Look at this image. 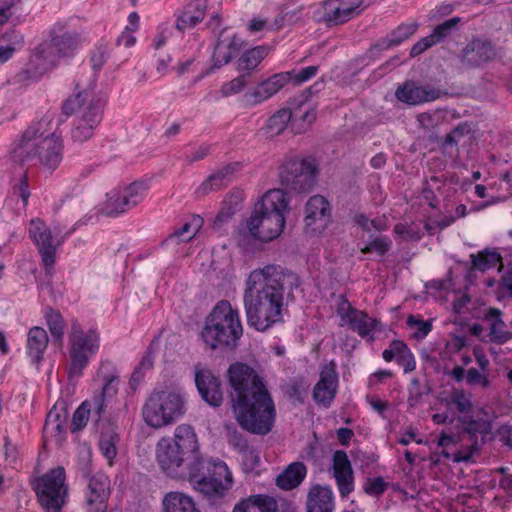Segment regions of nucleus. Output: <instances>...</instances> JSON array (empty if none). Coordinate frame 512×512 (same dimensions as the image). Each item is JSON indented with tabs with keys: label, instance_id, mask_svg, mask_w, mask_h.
Wrapping results in <instances>:
<instances>
[{
	"label": "nucleus",
	"instance_id": "31",
	"mask_svg": "<svg viewBox=\"0 0 512 512\" xmlns=\"http://www.w3.org/2000/svg\"><path fill=\"white\" fill-rule=\"evenodd\" d=\"M48 334L45 329L35 326L27 335V354L32 362L38 364L48 344Z\"/></svg>",
	"mask_w": 512,
	"mask_h": 512
},
{
	"label": "nucleus",
	"instance_id": "3",
	"mask_svg": "<svg viewBox=\"0 0 512 512\" xmlns=\"http://www.w3.org/2000/svg\"><path fill=\"white\" fill-rule=\"evenodd\" d=\"M227 375L232 406L240 426L256 435L270 433L276 410L263 380L252 367L242 362L231 364Z\"/></svg>",
	"mask_w": 512,
	"mask_h": 512
},
{
	"label": "nucleus",
	"instance_id": "5",
	"mask_svg": "<svg viewBox=\"0 0 512 512\" xmlns=\"http://www.w3.org/2000/svg\"><path fill=\"white\" fill-rule=\"evenodd\" d=\"M52 119L45 116L30 125L20 139L12 144L10 157L21 165L39 162L54 170L62 161L61 139L51 132Z\"/></svg>",
	"mask_w": 512,
	"mask_h": 512
},
{
	"label": "nucleus",
	"instance_id": "57",
	"mask_svg": "<svg viewBox=\"0 0 512 512\" xmlns=\"http://www.w3.org/2000/svg\"><path fill=\"white\" fill-rule=\"evenodd\" d=\"M363 489L370 496H380L386 491L387 484L382 477L368 478Z\"/></svg>",
	"mask_w": 512,
	"mask_h": 512
},
{
	"label": "nucleus",
	"instance_id": "49",
	"mask_svg": "<svg viewBox=\"0 0 512 512\" xmlns=\"http://www.w3.org/2000/svg\"><path fill=\"white\" fill-rule=\"evenodd\" d=\"M406 323L411 329H415L412 337L417 340L424 339L432 329L430 321H424L414 315H409Z\"/></svg>",
	"mask_w": 512,
	"mask_h": 512
},
{
	"label": "nucleus",
	"instance_id": "19",
	"mask_svg": "<svg viewBox=\"0 0 512 512\" xmlns=\"http://www.w3.org/2000/svg\"><path fill=\"white\" fill-rule=\"evenodd\" d=\"M333 476L341 497H347L354 490V474L351 462L344 450H336L332 457Z\"/></svg>",
	"mask_w": 512,
	"mask_h": 512
},
{
	"label": "nucleus",
	"instance_id": "60",
	"mask_svg": "<svg viewBox=\"0 0 512 512\" xmlns=\"http://www.w3.org/2000/svg\"><path fill=\"white\" fill-rule=\"evenodd\" d=\"M246 77L247 76L245 74L240 73V75L238 77H236L233 80H231L230 82L224 84L222 87L223 95L229 96L231 94L241 92L248 84L246 81Z\"/></svg>",
	"mask_w": 512,
	"mask_h": 512
},
{
	"label": "nucleus",
	"instance_id": "54",
	"mask_svg": "<svg viewBox=\"0 0 512 512\" xmlns=\"http://www.w3.org/2000/svg\"><path fill=\"white\" fill-rule=\"evenodd\" d=\"M239 454L242 455V466L246 473L253 471L260 464L259 452L254 447H248Z\"/></svg>",
	"mask_w": 512,
	"mask_h": 512
},
{
	"label": "nucleus",
	"instance_id": "55",
	"mask_svg": "<svg viewBox=\"0 0 512 512\" xmlns=\"http://www.w3.org/2000/svg\"><path fill=\"white\" fill-rule=\"evenodd\" d=\"M227 431L228 444L238 453L250 447L247 439L244 437L242 433H240L236 429H230L229 427H227Z\"/></svg>",
	"mask_w": 512,
	"mask_h": 512
},
{
	"label": "nucleus",
	"instance_id": "27",
	"mask_svg": "<svg viewBox=\"0 0 512 512\" xmlns=\"http://www.w3.org/2000/svg\"><path fill=\"white\" fill-rule=\"evenodd\" d=\"M305 223L312 226L316 222H321L320 227L324 228L328 221L330 205L328 201L321 195L312 196L305 207Z\"/></svg>",
	"mask_w": 512,
	"mask_h": 512
},
{
	"label": "nucleus",
	"instance_id": "51",
	"mask_svg": "<svg viewBox=\"0 0 512 512\" xmlns=\"http://www.w3.org/2000/svg\"><path fill=\"white\" fill-rule=\"evenodd\" d=\"M394 232L405 241H417L421 238V230L415 223H398L394 226Z\"/></svg>",
	"mask_w": 512,
	"mask_h": 512
},
{
	"label": "nucleus",
	"instance_id": "4",
	"mask_svg": "<svg viewBox=\"0 0 512 512\" xmlns=\"http://www.w3.org/2000/svg\"><path fill=\"white\" fill-rule=\"evenodd\" d=\"M289 198L283 189H271L255 203L251 216L240 223L233 237L245 252H253L256 243L278 238L285 227Z\"/></svg>",
	"mask_w": 512,
	"mask_h": 512
},
{
	"label": "nucleus",
	"instance_id": "39",
	"mask_svg": "<svg viewBox=\"0 0 512 512\" xmlns=\"http://www.w3.org/2000/svg\"><path fill=\"white\" fill-rule=\"evenodd\" d=\"M378 323L376 319L370 318L365 312L359 310L346 321L348 327L361 337L368 336Z\"/></svg>",
	"mask_w": 512,
	"mask_h": 512
},
{
	"label": "nucleus",
	"instance_id": "63",
	"mask_svg": "<svg viewBox=\"0 0 512 512\" xmlns=\"http://www.w3.org/2000/svg\"><path fill=\"white\" fill-rule=\"evenodd\" d=\"M396 362L403 367L405 373L412 372L416 367L414 355L409 348L396 359Z\"/></svg>",
	"mask_w": 512,
	"mask_h": 512
},
{
	"label": "nucleus",
	"instance_id": "24",
	"mask_svg": "<svg viewBox=\"0 0 512 512\" xmlns=\"http://www.w3.org/2000/svg\"><path fill=\"white\" fill-rule=\"evenodd\" d=\"M418 29L417 23L401 24L393 30L387 37L381 39L373 46L369 52L372 57H377L382 51L398 46L404 40L411 37Z\"/></svg>",
	"mask_w": 512,
	"mask_h": 512
},
{
	"label": "nucleus",
	"instance_id": "56",
	"mask_svg": "<svg viewBox=\"0 0 512 512\" xmlns=\"http://www.w3.org/2000/svg\"><path fill=\"white\" fill-rule=\"evenodd\" d=\"M318 69V66H308L298 72L296 70L288 71L287 73H290L289 81H293L296 85H301L314 77L317 74Z\"/></svg>",
	"mask_w": 512,
	"mask_h": 512
},
{
	"label": "nucleus",
	"instance_id": "14",
	"mask_svg": "<svg viewBox=\"0 0 512 512\" xmlns=\"http://www.w3.org/2000/svg\"><path fill=\"white\" fill-rule=\"evenodd\" d=\"M29 236L38 248L43 265L46 268L53 267L58 245L53 244L52 230L41 219H32Z\"/></svg>",
	"mask_w": 512,
	"mask_h": 512
},
{
	"label": "nucleus",
	"instance_id": "18",
	"mask_svg": "<svg viewBox=\"0 0 512 512\" xmlns=\"http://www.w3.org/2000/svg\"><path fill=\"white\" fill-rule=\"evenodd\" d=\"M225 31L226 29H222L217 37L211 58L213 64L206 75L228 64L242 48L241 38L237 35L225 36Z\"/></svg>",
	"mask_w": 512,
	"mask_h": 512
},
{
	"label": "nucleus",
	"instance_id": "8",
	"mask_svg": "<svg viewBox=\"0 0 512 512\" xmlns=\"http://www.w3.org/2000/svg\"><path fill=\"white\" fill-rule=\"evenodd\" d=\"M99 347L100 338L98 333L93 329L85 332L76 319L72 320L69 333L70 363L67 369L70 382L76 381L82 376L90 357L98 352Z\"/></svg>",
	"mask_w": 512,
	"mask_h": 512
},
{
	"label": "nucleus",
	"instance_id": "9",
	"mask_svg": "<svg viewBox=\"0 0 512 512\" xmlns=\"http://www.w3.org/2000/svg\"><path fill=\"white\" fill-rule=\"evenodd\" d=\"M142 413L149 426L160 428L184 414V400L176 392L154 391L144 404Z\"/></svg>",
	"mask_w": 512,
	"mask_h": 512
},
{
	"label": "nucleus",
	"instance_id": "23",
	"mask_svg": "<svg viewBox=\"0 0 512 512\" xmlns=\"http://www.w3.org/2000/svg\"><path fill=\"white\" fill-rule=\"evenodd\" d=\"M494 56L495 51L489 41L475 39L462 50L461 60L469 67H477Z\"/></svg>",
	"mask_w": 512,
	"mask_h": 512
},
{
	"label": "nucleus",
	"instance_id": "30",
	"mask_svg": "<svg viewBox=\"0 0 512 512\" xmlns=\"http://www.w3.org/2000/svg\"><path fill=\"white\" fill-rule=\"evenodd\" d=\"M119 440L120 437L117 432V426L111 422L104 423L100 431L99 448L102 455L109 462H112L117 455L116 445Z\"/></svg>",
	"mask_w": 512,
	"mask_h": 512
},
{
	"label": "nucleus",
	"instance_id": "45",
	"mask_svg": "<svg viewBox=\"0 0 512 512\" xmlns=\"http://www.w3.org/2000/svg\"><path fill=\"white\" fill-rule=\"evenodd\" d=\"M92 411V404L89 401H84L75 410L72 417L71 432L82 430L86 425Z\"/></svg>",
	"mask_w": 512,
	"mask_h": 512
},
{
	"label": "nucleus",
	"instance_id": "50",
	"mask_svg": "<svg viewBox=\"0 0 512 512\" xmlns=\"http://www.w3.org/2000/svg\"><path fill=\"white\" fill-rule=\"evenodd\" d=\"M301 13V7L290 9L288 4H284L279 15L275 18L274 24L277 28H281L284 25L293 24L300 18Z\"/></svg>",
	"mask_w": 512,
	"mask_h": 512
},
{
	"label": "nucleus",
	"instance_id": "28",
	"mask_svg": "<svg viewBox=\"0 0 512 512\" xmlns=\"http://www.w3.org/2000/svg\"><path fill=\"white\" fill-rule=\"evenodd\" d=\"M333 492L329 487L316 485L311 488L307 500V512H332Z\"/></svg>",
	"mask_w": 512,
	"mask_h": 512
},
{
	"label": "nucleus",
	"instance_id": "58",
	"mask_svg": "<svg viewBox=\"0 0 512 512\" xmlns=\"http://www.w3.org/2000/svg\"><path fill=\"white\" fill-rule=\"evenodd\" d=\"M390 242L386 237H377L373 239L368 245L361 248L364 254L376 252L379 255H384L389 250Z\"/></svg>",
	"mask_w": 512,
	"mask_h": 512
},
{
	"label": "nucleus",
	"instance_id": "17",
	"mask_svg": "<svg viewBox=\"0 0 512 512\" xmlns=\"http://www.w3.org/2000/svg\"><path fill=\"white\" fill-rule=\"evenodd\" d=\"M195 383L201 398L212 407H219L223 402V390L220 379L209 369L195 371Z\"/></svg>",
	"mask_w": 512,
	"mask_h": 512
},
{
	"label": "nucleus",
	"instance_id": "33",
	"mask_svg": "<svg viewBox=\"0 0 512 512\" xmlns=\"http://www.w3.org/2000/svg\"><path fill=\"white\" fill-rule=\"evenodd\" d=\"M322 17L321 20L328 26H338L348 22L352 19L347 14L346 9L341 6L338 0H326L322 3Z\"/></svg>",
	"mask_w": 512,
	"mask_h": 512
},
{
	"label": "nucleus",
	"instance_id": "22",
	"mask_svg": "<svg viewBox=\"0 0 512 512\" xmlns=\"http://www.w3.org/2000/svg\"><path fill=\"white\" fill-rule=\"evenodd\" d=\"M440 93L439 89H427L413 81H407L397 88L395 96L399 101L408 105H418L437 99Z\"/></svg>",
	"mask_w": 512,
	"mask_h": 512
},
{
	"label": "nucleus",
	"instance_id": "44",
	"mask_svg": "<svg viewBox=\"0 0 512 512\" xmlns=\"http://www.w3.org/2000/svg\"><path fill=\"white\" fill-rule=\"evenodd\" d=\"M473 138L471 125L467 122L461 123L450 131V147L453 145L466 146L472 142Z\"/></svg>",
	"mask_w": 512,
	"mask_h": 512
},
{
	"label": "nucleus",
	"instance_id": "1",
	"mask_svg": "<svg viewBox=\"0 0 512 512\" xmlns=\"http://www.w3.org/2000/svg\"><path fill=\"white\" fill-rule=\"evenodd\" d=\"M157 461L172 478L188 479L208 497H222L233 483L232 474L221 460H205L197 435L190 425L176 428L173 438H162L156 446Z\"/></svg>",
	"mask_w": 512,
	"mask_h": 512
},
{
	"label": "nucleus",
	"instance_id": "36",
	"mask_svg": "<svg viewBox=\"0 0 512 512\" xmlns=\"http://www.w3.org/2000/svg\"><path fill=\"white\" fill-rule=\"evenodd\" d=\"M266 54V49L263 46H257L245 51L237 60V71L250 76L265 58Z\"/></svg>",
	"mask_w": 512,
	"mask_h": 512
},
{
	"label": "nucleus",
	"instance_id": "42",
	"mask_svg": "<svg viewBox=\"0 0 512 512\" xmlns=\"http://www.w3.org/2000/svg\"><path fill=\"white\" fill-rule=\"evenodd\" d=\"M45 319L52 337L59 345H62L65 329V321L62 315L59 311L49 308L45 313Z\"/></svg>",
	"mask_w": 512,
	"mask_h": 512
},
{
	"label": "nucleus",
	"instance_id": "40",
	"mask_svg": "<svg viewBox=\"0 0 512 512\" xmlns=\"http://www.w3.org/2000/svg\"><path fill=\"white\" fill-rule=\"evenodd\" d=\"M473 268L479 271H486L496 267L501 262V256L496 250L484 249L477 254H471Z\"/></svg>",
	"mask_w": 512,
	"mask_h": 512
},
{
	"label": "nucleus",
	"instance_id": "35",
	"mask_svg": "<svg viewBox=\"0 0 512 512\" xmlns=\"http://www.w3.org/2000/svg\"><path fill=\"white\" fill-rule=\"evenodd\" d=\"M448 35V20L438 25L430 35L417 41L410 50L411 57H417L430 47L442 42Z\"/></svg>",
	"mask_w": 512,
	"mask_h": 512
},
{
	"label": "nucleus",
	"instance_id": "6",
	"mask_svg": "<svg viewBox=\"0 0 512 512\" xmlns=\"http://www.w3.org/2000/svg\"><path fill=\"white\" fill-rule=\"evenodd\" d=\"M243 334L239 312L227 300L219 301L205 320L203 341L212 349H233Z\"/></svg>",
	"mask_w": 512,
	"mask_h": 512
},
{
	"label": "nucleus",
	"instance_id": "62",
	"mask_svg": "<svg viewBox=\"0 0 512 512\" xmlns=\"http://www.w3.org/2000/svg\"><path fill=\"white\" fill-rule=\"evenodd\" d=\"M447 444H448V434L443 429L441 434H440V437L437 440V446L438 447H442V450H441L440 453H438V452L433 453L431 455V457H430L431 462L434 465H437V464L440 463V457L441 456H443L444 458H448V450L446 449V445Z\"/></svg>",
	"mask_w": 512,
	"mask_h": 512
},
{
	"label": "nucleus",
	"instance_id": "43",
	"mask_svg": "<svg viewBox=\"0 0 512 512\" xmlns=\"http://www.w3.org/2000/svg\"><path fill=\"white\" fill-rule=\"evenodd\" d=\"M292 112L289 108H281L267 121V129L272 136L281 134L291 120Z\"/></svg>",
	"mask_w": 512,
	"mask_h": 512
},
{
	"label": "nucleus",
	"instance_id": "10",
	"mask_svg": "<svg viewBox=\"0 0 512 512\" xmlns=\"http://www.w3.org/2000/svg\"><path fill=\"white\" fill-rule=\"evenodd\" d=\"M317 173L318 165L314 157H293L281 165L279 178L286 189L306 194L313 189Z\"/></svg>",
	"mask_w": 512,
	"mask_h": 512
},
{
	"label": "nucleus",
	"instance_id": "34",
	"mask_svg": "<svg viewBox=\"0 0 512 512\" xmlns=\"http://www.w3.org/2000/svg\"><path fill=\"white\" fill-rule=\"evenodd\" d=\"M23 45L24 37L15 29H9L0 35V63L8 61Z\"/></svg>",
	"mask_w": 512,
	"mask_h": 512
},
{
	"label": "nucleus",
	"instance_id": "21",
	"mask_svg": "<svg viewBox=\"0 0 512 512\" xmlns=\"http://www.w3.org/2000/svg\"><path fill=\"white\" fill-rule=\"evenodd\" d=\"M52 50L58 54V59L70 56L78 45V35L65 30V23L57 22L49 32V39Z\"/></svg>",
	"mask_w": 512,
	"mask_h": 512
},
{
	"label": "nucleus",
	"instance_id": "47",
	"mask_svg": "<svg viewBox=\"0 0 512 512\" xmlns=\"http://www.w3.org/2000/svg\"><path fill=\"white\" fill-rule=\"evenodd\" d=\"M65 420L66 414L61 415L57 410V405H55L46 416L44 431L62 433L64 431Z\"/></svg>",
	"mask_w": 512,
	"mask_h": 512
},
{
	"label": "nucleus",
	"instance_id": "12",
	"mask_svg": "<svg viewBox=\"0 0 512 512\" xmlns=\"http://www.w3.org/2000/svg\"><path fill=\"white\" fill-rule=\"evenodd\" d=\"M51 45L46 40H43L31 49L28 61L14 76L16 83L38 81L44 74L53 70L58 65V54L52 50Z\"/></svg>",
	"mask_w": 512,
	"mask_h": 512
},
{
	"label": "nucleus",
	"instance_id": "52",
	"mask_svg": "<svg viewBox=\"0 0 512 512\" xmlns=\"http://www.w3.org/2000/svg\"><path fill=\"white\" fill-rule=\"evenodd\" d=\"M408 404L410 407L418 406L423 399V396L428 394V389L420 384L417 378H413L408 388Z\"/></svg>",
	"mask_w": 512,
	"mask_h": 512
},
{
	"label": "nucleus",
	"instance_id": "48",
	"mask_svg": "<svg viewBox=\"0 0 512 512\" xmlns=\"http://www.w3.org/2000/svg\"><path fill=\"white\" fill-rule=\"evenodd\" d=\"M242 203L243 193L241 191H233L226 196L220 210L233 218V216L242 209Z\"/></svg>",
	"mask_w": 512,
	"mask_h": 512
},
{
	"label": "nucleus",
	"instance_id": "7",
	"mask_svg": "<svg viewBox=\"0 0 512 512\" xmlns=\"http://www.w3.org/2000/svg\"><path fill=\"white\" fill-rule=\"evenodd\" d=\"M62 109L67 116L81 110V115L71 131L72 139L75 142L82 143L90 139L102 119L100 100L94 96L90 89H83L73 97H69L63 103Z\"/></svg>",
	"mask_w": 512,
	"mask_h": 512
},
{
	"label": "nucleus",
	"instance_id": "37",
	"mask_svg": "<svg viewBox=\"0 0 512 512\" xmlns=\"http://www.w3.org/2000/svg\"><path fill=\"white\" fill-rule=\"evenodd\" d=\"M164 512H200L191 497L180 492H170L163 500Z\"/></svg>",
	"mask_w": 512,
	"mask_h": 512
},
{
	"label": "nucleus",
	"instance_id": "20",
	"mask_svg": "<svg viewBox=\"0 0 512 512\" xmlns=\"http://www.w3.org/2000/svg\"><path fill=\"white\" fill-rule=\"evenodd\" d=\"M109 495V479L103 474L92 476L86 492L87 512H106Z\"/></svg>",
	"mask_w": 512,
	"mask_h": 512
},
{
	"label": "nucleus",
	"instance_id": "59",
	"mask_svg": "<svg viewBox=\"0 0 512 512\" xmlns=\"http://www.w3.org/2000/svg\"><path fill=\"white\" fill-rule=\"evenodd\" d=\"M471 302V297L467 293L455 292L452 306L453 312L458 315H469L470 311L468 304Z\"/></svg>",
	"mask_w": 512,
	"mask_h": 512
},
{
	"label": "nucleus",
	"instance_id": "2",
	"mask_svg": "<svg viewBox=\"0 0 512 512\" xmlns=\"http://www.w3.org/2000/svg\"><path fill=\"white\" fill-rule=\"evenodd\" d=\"M299 286V276L280 265L269 264L253 270L243 295L248 325L263 332L282 322L284 301L293 300V292Z\"/></svg>",
	"mask_w": 512,
	"mask_h": 512
},
{
	"label": "nucleus",
	"instance_id": "15",
	"mask_svg": "<svg viewBox=\"0 0 512 512\" xmlns=\"http://www.w3.org/2000/svg\"><path fill=\"white\" fill-rule=\"evenodd\" d=\"M290 73L280 72L260 82L254 89L246 92L242 102L247 107L256 106L277 94L288 82Z\"/></svg>",
	"mask_w": 512,
	"mask_h": 512
},
{
	"label": "nucleus",
	"instance_id": "29",
	"mask_svg": "<svg viewBox=\"0 0 512 512\" xmlns=\"http://www.w3.org/2000/svg\"><path fill=\"white\" fill-rule=\"evenodd\" d=\"M307 474V468L303 462L289 464L283 472L277 476L276 484L284 490H291L299 486Z\"/></svg>",
	"mask_w": 512,
	"mask_h": 512
},
{
	"label": "nucleus",
	"instance_id": "46",
	"mask_svg": "<svg viewBox=\"0 0 512 512\" xmlns=\"http://www.w3.org/2000/svg\"><path fill=\"white\" fill-rule=\"evenodd\" d=\"M126 212L120 201V191H111L107 194V200L102 207V213L109 217H115Z\"/></svg>",
	"mask_w": 512,
	"mask_h": 512
},
{
	"label": "nucleus",
	"instance_id": "26",
	"mask_svg": "<svg viewBox=\"0 0 512 512\" xmlns=\"http://www.w3.org/2000/svg\"><path fill=\"white\" fill-rule=\"evenodd\" d=\"M232 512H278V503L272 496L256 494L240 500Z\"/></svg>",
	"mask_w": 512,
	"mask_h": 512
},
{
	"label": "nucleus",
	"instance_id": "32",
	"mask_svg": "<svg viewBox=\"0 0 512 512\" xmlns=\"http://www.w3.org/2000/svg\"><path fill=\"white\" fill-rule=\"evenodd\" d=\"M502 312L498 308H489L484 315V320L493 318L494 321L490 326L489 341L498 345H503L512 339L511 331H503L502 328L506 326L502 319Z\"/></svg>",
	"mask_w": 512,
	"mask_h": 512
},
{
	"label": "nucleus",
	"instance_id": "41",
	"mask_svg": "<svg viewBox=\"0 0 512 512\" xmlns=\"http://www.w3.org/2000/svg\"><path fill=\"white\" fill-rule=\"evenodd\" d=\"M202 222L203 220L200 216L195 217L191 222L185 223L181 228L170 234L164 242L175 241L179 243L190 241L197 234Z\"/></svg>",
	"mask_w": 512,
	"mask_h": 512
},
{
	"label": "nucleus",
	"instance_id": "11",
	"mask_svg": "<svg viewBox=\"0 0 512 512\" xmlns=\"http://www.w3.org/2000/svg\"><path fill=\"white\" fill-rule=\"evenodd\" d=\"M65 479V469L58 466L36 480L33 488L46 512H61L67 495Z\"/></svg>",
	"mask_w": 512,
	"mask_h": 512
},
{
	"label": "nucleus",
	"instance_id": "53",
	"mask_svg": "<svg viewBox=\"0 0 512 512\" xmlns=\"http://www.w3.org/2000/svg\"><path fill=\"white\" fill-rule=\"evenodd\" d=\"M450 403H453L456 406L461 415H468L472 411L471 396L463 390L456 391L450 399Z\"/></svg>",
	"mask_w": 512,
	"mask_h": 512
},
{
	"label": "nucleus",
	"instance_id": "64",
	"mask_svg": "<svg viewBox=\"0 0 512 512\" xmlns=\"http://www.w3.org/2000/svg\"><path fill=\"white\" fill-rule=\"evenodd\" d=\"M224 187L223 183L219 180H213V174H211L198 188L197 194L206 195L211 191H217Z\"/></svg>",
	"mask_w": 512,
	"mask_h": 512
},
{
	"label": "nucleus",
	"instance_id": "16",
	"mask_svg": "<svg viewBox=\"0 0 512 512\" xmlns=\"http://www.w3.org/2000/svg\"><path fill=\"white\" fill-rule=\"evenodd\" d=\"M336 363L330 361L320 371L319 381L313 388V398L317 404L329 407L337 394L338 373Z\"/></svg>",
	"mask_w": 512,
	"mask_h": 512
},
{
	"label": "nucleus",
	"instance_id": "38",
	"mask_svg": "<svg viewBox=\"0 0 512 512\" xmlns=\"http://www.w3.org/2000/svg\"><path fill=\"white\" fill-rule=\"evenodd\" d=\"M148 187L143 181H135L120 191V201L126 211L136 207L144 199Z\"/></svg>",
	"mask_w": 512,
	"mask_h": 512
},
{
	"label": "nucleus",
	"instance_id": "25",
	"mask_svg": "<svg viewBox=\"0 0 512 512\" xmlns=\"http://www.w3.org/2000/svg\"><path fill=\"white\" fill-rule=\"evenodd\" d=\"M207 6L208 0H194L188 3L177 17L175 27L181 32L194 28L204 19Z\"/></svg>",
	"mask_w": 512,
	"mask_h": 512
},
{
	"label": "nucleus",
	"instance_id": "61",
	"mask_svg": "<svg viewBox=\"0 0 512 512\" xmlns=\"http://www.w3.org/2000/svg\"><path fill=\"white\" fill-rule=\"evenodd\" d=\"M13 194L17 195L23 201L24 206L28 204L30 191L28 187V178L26 173L22 174L18 182L13 186Z\"/></svg>",
	"mask_w": 512,
	"mask_h": 512
},
{
	"label": "nucleus",
	"instance_id": "13",
	"mask_svg": "<svg viewBox=\"0 0 512 512\" xmlns=\"http://www.w3.org/2000/svg\"><path fill=\"white\" fill-rule=\"evenodd\" d=\"M458 421L462 424V431L467 434L472 440L464 450H459L453 454L454 462H468L473 453L478 449L477 434H489L492 431V422L486 419H473L470 414L460 415Z\"/></svg>",
	"mask_w": 512,
	"mask_h": 512
}]
</instances>
